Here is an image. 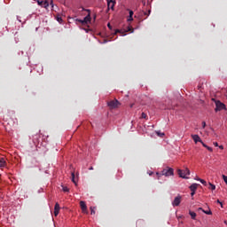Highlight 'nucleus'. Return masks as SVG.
<instances>
[{
  "instance_id": "nucleus-1",
  "label": "nucleus",
  "mask_w": 227,
  "mask_h": 227,
  "mask_svg": "<svg viewBox=\"0 0 227 227\" xmlns=\"http://www.w3.org/2000/svg\"><path fill=\"white\" fill-rule=\"evenodd\" d=\"M156 175H158V176H174V168H169V167H166L165 168H163L161 170L160 173L157 172Z\"/></svg>"
},
{
  "instance_id": "nucleus-2",
  "label": "nucleus",
  "mask_w": 227,
  "mask_h": 227,
  "mask_svg": "<svg viewBox=\"0 0 227 227\" xmlns=\"http://www.w3.org/2000/svg\"><path fill=\"white\" fill-rule=\"evenodd\" d=\"M177 174L181 178L188 179L187 176H190V169L188 168L185 169H177Z\"/></svg>"
},
{
  "instance_id": "nucleus-3",
  "label": "nucleus",
  "mask_w": 227,
  "mask_h": 227,
  "mask_svg": "<svg viewBox=\"0 0 227 227\" xmlns=\"http://www.w3.org/2000/svg\"><path fill=\"white\" fill-rule=\"evenodd\" d=\"M108 107H110V110H114L121 106V103L117 99L110 100L108 103H106Z\"/></svg>"
},
{
  "instance_id": "nucleus-4",
  "label": "nucleus",
  "mask_w": 227,
  "mask_h": 227,
  "mask_svg": "<svg viewBox=\"0 0 227 227\" xmlns=\"http://www.w3.org/2000/svg\"><path fill=\"white\" fill-rule=\"evenodd\" d=\"M223 110H226V105H224V103H222L219 100L215 101V112L218 113V112H221Z\"/></svg>"
},
{
  "instance_id": "nucleus-5",
  "label": "nucleus",
  "mask_w": 227,
  "mask_h": 227,
  "mask_svg": "<svg viewBox=\"0 0 227 227\" xmlns=\"http://www.w3.org/2000/svg\"><path fill=\"white\" fill-rule=\"evenodd\" d=\"M75 21L79 22L82 26H85V25H88L91 22V18H90V15L89 13L83 20L76 19Z\"/></svg>"
},
{
  "instance_id": "nucleus-6",
  "label": "nucleus",
  "mask_w": 227,
  "mask_h": 227,
  "mask_svg": "<svg viewBox=\"0 0 227 227\" xmlns=\"http://www.w3.org/2000/svg\"><path fill=\"white\" fill-rule=\"evenodd\" d=\"M180 203H182V196L178 195L172 201V206L173 207H178V206H180Z\"/></svg>"
},
{
  "instance_id": "nucleus-7",
  "label": "nucleus",
  "mask_w": 227,
  "mask_h": 227,
  "mask_svg": "<svg viewBox=\"0 0 227 227\" xmlns=\"http://www.w3.org/2000/svg\"><path fill=\"white\" fill-rule=\"evenodd\" d=\"M80 207L83 214H88V207L86 206V202L81 200Z\"/></svg>"
},
{
  "instance_id": "nucleus-8",
  "label": "nucleus",
  "mask_w": 227,
  "mask_h": 227,
  "mask_svg": "<svg viewBox=\"0 0 227 227\" xmlns=\"http://www.w3.org/2000/svg\"><path fill=\"white\" fill-rule=\"evenodd\" d=\"M32 141H33L34 145H38L40 143V135L36 134V135L33 136Z\"/></svg>"
},
{
  "instance_id": "nucleus-9",
  "label": "nucleus",
  "mask_w": 227,
  "mask_h": 227,
  "mask_svg": "<svg viewBox=\"0 0 227 227\" xmlns=\"http://www.w3.org/2000/svg\"><path fill=\"white\" fill-rule=\"evenodd\" d=\"M37 4H38V5H41V6L43 7V8H47V7L49 6L48 1H40V0H37Z\"/></svg>"
},
{
  "instance_id": "nucleus-10",
  "label": "nucleus",
  "mask_w": 227,
  "mask_h": 227,
  "mask_svg": "<svg viewBox=\"0 0 227 227\" xmlns=\"http://www.w3.org/2000/svg\"><path fill=\"white\" fill-rule=\"evenodd\" d=\"M59 210H60V206L59 203H56L55 207H54V215L55 216L59 215Z\"/></svg>"
},
{
  "instance_id": "nucleus-11",
  "label": "nucleus",
  "mask_w": 227,
  "mask_h": 227,
  "mask_svg": "<svg viewBox=\"0 0 227 227\" xmlns=\"http://www.w3.org/2000/svg\"><path fill=\"white\" fill-rule=\"evenodd\" d=\"M106 4H108V7L111 8V10H114L115 2H114V0H106Z\"/></svg>"
},
{
  "instance_id": "nucleus-12",
  "label": "nucleus",
  "mask_w": 227,
  "mask_h": 227,
  "mask_svg": "<svg viewBox=\"0 0 227 227\" xmlns=\"http://www.w3.org/2000/svg\"><path fill=\"white\" fill-rule=\"evenodd\" d=\"M192 139L194 140V142L197 144L198 142L202 143V140L200 139V137L198 135H192Z\"/></svg>"
},
{
  "instance_id": "nucleus-13",
  "label": "nucleus",
  "mask_w": 227,
  "mask_h": 227,
  "mask_svg": "<svg viewBox=\"0 0 227 227\" xmlns=\"http://www.w3.org/2000/svg\"><path fill=\"white\" fill-rule=\"evenodd\" d=\"M6 166V161L4 158H0V168H4Z\"/></svg>"
},
{
  "instance_id": "nucleus-14",
  "label": "nucleus",
  "mask_w": 227,
  "mask_h": 227,
  "mask_svg": "<svg viewBox=\"0 0 227 227\" xmlns=\"http://www.w3.org/2000/svg\"><path fill=\"white\" fill-rule=\"evenodd\" d=\"M118 33H120L121 36H125L126 35V31L116 29L114 34L117 35Z\"/></svg>"
},
{
  "instance_id": "nucleus-15",
  "label": "nucleus",
  "mask_w": 227,
  "mask_h": 227,
  "mask_svg": "<svg viewBox=\"0 0 227 227\" xmlns=\"http://www.w3.org/2000/svg\"><path fill=\"white\" fill-rule=\"evenodd\" d=\"M198 185L197 184H193L190 186V189L192 192H196L197 191V188H198Z\"/></svg>"
},
{
  "instance_id": "nucleus-16",
  "label": "nucleus",
  "mask_w": 227,
  "mask_h": 227,
  "mask_svg": "<svg viewBox=\"0 0 227 227\" xmlns=\"http://www.w3.org/2000/svg\"><path fill=\"white\" fill-rule=\"evenodd\" d=\"M189 215L192 216V220H196L197 214L193 211H190Z\"/></svg>"
},
{
  "instance_id": "nucleus-17",
  "label": "nucleus",
  "mask_w": 227,
  "mask_h": 227,
  "mask_svg": "<svg viewBox=\"0 0 227 227\" xmlns=\"http://www.w3.org/2000/svg\"><path fill=\"white\" fill-rule=\"evenodd\" d=\"M208 185H209L208 189H210V190H212V191H215V190L216 189V186L214 185V184H211V183H208Z\"/></svg>"
},
{
  "instance_id": "nucleus-18",
  "label": "nucleus",
  "mask_w": 227,
  "mask_h": 227,
  "mask_svg": "<svg viewBox=\"0 0 227 227\" xmlns=\"http://www.w3.org/2000/svg\"><path fill=\"white\" fill-rule=\"evenodd\" d=\"M71 176H72V182L74 184H76V182H75V174L74 172H72Z\"/></svg>"
},
{
  "instance_id": "nucleus-19",
  "label": "nucleus",
  "mask_w": 227,
  "mask_h": 227,
  "mask_svg": "<svg viewBox=\"0 0 227 227\" xmlns=\"http://www.w3.org/2000/svg\"><path fill=\"white\" fill-rule=\"evenodd\" d=\"M141 119L148 120L147 114L145 113H142Z\"/></svg>"
},
{
  "instance_id": "nucleus-20",
  "label": "nucleus",
  "mask_w": 227,
  "mask_h": 227,
  "mask_svg": "<svg viewBox=\"0 0 227 227\" xmlns=\"http://www.w3.org/2000/svg\"><path fill=\"white\" fill-rule=\"evenodd\" d=\"M200 183L204 184V186H207V183L203 179H199Z\"/></svg>"
},
{
  "instance_id": "nucleus-21",
  "label": "nucleus",
  "mask_w": 227,
  "mask_h": 227,
  "mask_svg": "<svg viewBox=\"0 0 227 227\" xmlns=\"http://www.w3.org/2000/svg\"><path fill=\"white\" fill-rule=\"evenodd\" d=\"M202 212H203L204 214L207 215H212V211H211V210H207V211L202 210Z\"/></svg>"
},
{
  "instance_id": "nucleus-22",
  "label": "nucleus",
  "mask_w": 227,
  "mask_h": 227,
  "mask_svg": "<svg viewBox=\"0 0 227 227\" xmlns=\"http://www.w3.org/2000/svg\"><path fill=\"white\" fill-rule=\"evenodd\" d=\"M90 214H91V215H95V209H96V207H90Z\"/></svg>"
},
{
  "instance_id": "nucleus-23",
  "label": "nucleus",
  "mask_w": 227,
  "mask_h": 227,
  "mask_svg": "<svg viewBox=\"0 0 227 227\" xmlns=\"http://www.w3.org/2000/svg\"><path fill=\"white\" fill-rule=\"evenodd\" d=\"M62 191H64L65 192H68L69 189L67 186L62 185Z\"/></svg>"
},
{
  "instance_id": "nucleus-24",
  "label": "nucleus",
  "mask_w": 227,
  "mask_h": 227,
  "mask_svg": "<svg viewBox=\"0 0 227 227\" xmlns=\"http://www.w3.org/2000/svg\"><path fill=\"white\" fill-rule=\"evenodd\" d=\"M156 135H158V137H163L165 136L164 133H160L159 131H156Z\"/></svg>"
},
{
  "instance_id": "nucleus-25",
  "label": "nucleus",
  "mask_w": 227,
  "mask_h": 227,
  "mask_svg": "<svg viewBox=\"0 0 227 227\" xmlns=\"http://www.w3.org/2000/svg\"><path fill=\"white\" fill-rule=\"evenodd\" d=\"M57 20H58V22L60 23V24L63 22V20H62L61 17H58V18H57Z\"/></svg>"
},
{
  "instance_id": "nucleus-26",
  "label": "nucleus",
  "mask_w": 227,
  "mask_h": 227,
  "mask_svg": "<svg viewBox=\"0 0 227 227\" xmlns=\"http://www.w3.org/2000/svg\"><path fill=\"white\" fill-rule=\"evenodd\" d=\"M216 203L219 204L221 206V207H223V202L220 201V200H217Z\"/></svg>"
},
{
  "instance_id": "nucleus-27",
  "label": "nucleus",
  "mask_w": 227,
  "mask_h": 227,
  "mask_svg": "<svg viewBox=\"0 0 227 227\" xmlns=\"http://www.w3.org/2000/svg\"><path fill=\"white\" fill-rule=\"evenodd\" d=\"M128 11H129V16L130 17H133L134 16V11H131L129 9H128Z\"/></svg>"
},
{
  "instance_id": "nucleus-28",
  "label": "nucleus",
  "mask_w": 227,
  "mask_h": 227,
  "mask_svg": "<svg viewBox=\"0 0 227 227\" xmlns=\"http://www.w3.org/2000/svg\"><path fill=\"white\" fill-rule=\"evenodd\" d=\"M133 20H134V18H132V16H129L128 21L130 22V21H133Z\"/></svg>"
},
{
  "instance_id": "nucleus-29",
  "label": "nucleus",
  "mask_w": 227,
  "mask_h": 227,
  "mask_svg": "<svg viewBox=\"0 0 227 227\" xmlns=\"http://www.w3.org/2000/svg\"><path fill=\"white\" fill-rule=\"evenodd\" d=\"M206 148H207V150L208 152H213V148H212V147H210V146L207 145Z\"/></svg>"
},
{
  "instance_id": "nucleus-30",
  "label": "nucleus",
  "mask_w": 227,
  "mask_h": 227,
  "mask_svg": "<svg viewBox=\"0 0 227 227\" xmlns=\"http://www.w3.org/2000/svg\"><path fill=\"white\" fill-rule=\"evenodd\" d=\"M206 126H207L206 121H202V129H205V128H206Z\"/></svg>"
},
{
  "instance_id": "nucleus-31",
  "label": "nucleus",
  "mask_w": 227,
  "mask_h": 227,
  "mask_svg": "<svg viewBox=\"0 0 227 227\" xmlns=\"http://www.w3.org/2000/svg\"><path fill=\"white\" fill-rule=\"evenodd\" d=\"M213 145L215 146V147H218L219 146V144L217 142H214Z\"/></svg>"
},
{
  "instance_id": "nucleus-32",
  "label": "nucleus",
  "mask_w": 227,
  "mask_h": 227,
  "mask_svg": "<svg viewBox=\"0 0 227 227\" xmlns=\"http://www.w3.org/2000/svg\"><path fill=\"white\" fill-rule=\"evenodd\" d=\"M202 144V146H204L205 148L207 147V145L206 144H204V142H200Z\"/></svg>"
},
{
  "instance_id": "nucleus-33",
  "label": "nucleus",
  "mask_w": 227,
  "mask_h": 227,
  "mask_svg": "<svg viewBox=\"0 0 227 227\" xmlns=\"http://www.w3.org/2000/svg\"><path fill=\"white\" fill-rule=\"evenodd\" d=\"M219 148L222 149V150H223V149H224V146H223V145H220Z\"/></svg>"
},
{
  "instance_id": "nucleus-34",
  "label": "nucleus",
  "mask_w": 227,
  "mask_h": 227,
  "mask_svg": "<svg viewBox=\"0 0 227 227\" xmlns=\"http://www.w3.org/2000/svg\"><path fill=\"white\" fill-rule=\"evenodd\" d=\"M108 28L112 29V26L110 23H108Z\"/></svg>"
},
{
  "instance_id": "nucleus-35",
  "label": "nucleus",
  "mask_w": 227,
  "mask_h": 227,
  "mask_svg": "<svg viewBox=\"0 0 227 227\" xmlns=\"http://www.w3.org/2000/svg\"><path fill=\"white\" fill-rule=\"evenodd\" d=\"M199 211H205L202 207H199Z\"/></svg>"
},
{
  "instance_id": "nucleus-36",
  "label": "nucleus",
  "mask_w": 227,
  "mask_h": 227,
  "mask_svg": "<svg viewBox=\"0 0 227 227\" xmlns=\"http://www.w3.org/2000/svg\"><path fill=\"white\" fill-rule=\"evenodd\" d=\"M130 30H132V28L129 27L127 31H130Z\"/></svg>"
},
{
  "instance_id": "nucleus-37",
  "label": "nucleus",
  "mask_w": 227,
  "mask_h": 227,
  "mask_svg": "<svg viewBox=\"0 0 227 227\" xmlns=\"http://www.w3.org/2000/svg\"><path fill=\"white\" fill-rule=\"evenodd\" d=\"M195 194V192H192L191 195L193 196Z\"/></svg>"
},
{
  "instance_id": "nucleus-38",
  "label": "nucleus",
  "mask_w": 227,
  "mask_h": 227,
  "mask_svg": "<svg viewBox=\"0 0 227 227\" xmlns=\"http://www.w3.org/2000/svg\"><path fill=\"white\" fill-rule=\"evenodd\" d=\"M130 107H134V104H131V105H130Z\"/></svg>"
},
{
  "instance_id": "nucleus-39",
  "label": "nucleus",
  "mask_w": 227,
  "mask_h": 227,
  "mask_svg": "<svg viewBox=\"0 0 227 227\" xmlns=\"http://www.w3.org/2000/svg\"><path fill=\"white\" fill-rule=\"evenodd\" d=\"M90 170H93V167H90Z\"/></svg>"
},
{
  "instance_id": "nucleus-40",
  "label": "nucleus",
  "mask_w": 227,
  "mask_h": 227,
  "mask_svg": "<svg viewBox=\"0 0 227 227\" xmlns=\"http://www.w3.org/2000/svg\"><path fill=\"white\" fill-rule=\"evenodd\" d=\"M224 223L227 224V220H225Z\"/></svg>"
},
{
  "instance_id": "nucleus-41",
  "label": "nucleus",
  "mask_w": 227,
  "mask_h": 227,
  "mask_svg": "<svg viewBox=\"0 0 227 227\" xmlns=\"http://www.w3.org/2000/svg\"><path fill=\"white\" fill-rule=\"evenodd\" d=\"M199 179H200V177H197V179L196 180H198L199 181Z\"/></svg>"
}]
</instances>
